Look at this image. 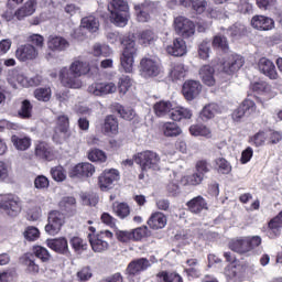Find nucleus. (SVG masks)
<instances>
[{
    "mask_svg": "<svg viewBox=\"0 0 282 282\" xmlns=\"http://www.w3.org/2000/svg\"><path fill=\"white\" fill-rule=\"evenodd\" d=\"M132 234V241H141L144 239V237H149L151 235V231H149V227H138L131 231Z\"/></svg>",
    "mask_w": 282,
    "mask_h": 282,
    "instance_id": "obj_53",
    "label": "nucleus"
},
{
    "mask_svg": "<svg viewBox=\"0 0 282 282\" xmlns=\"http://www.w3.org/2000/svg\"><path fill=\"white\" fill-rule=\"evenodd\" d=\"M35 155L41 160H52V148L45 142H40L35 148Z\"/></svg>",
    "mask_w": 282,
    "mask_h": 282,
    "instance_id": "obj_38",
    "label": "nucleus"
},
{
    "mask_svg": "<svg viewBox=\"0 0 282 282\" xmlns=\"http://www.w3.org/2000/svg\"><path fill=\"white\" fill-rule=\"evenodd\" d=\"M155 41H158V36L151 30L142 31L139 34V43L141 45H144L145 47L148 45H153L155 43Z\"/></svg>",
    "mask_w": 282,
    "mask_h": 282,
    "instance_id": "obj_42",
    "label": "nucleus"
},
{
    "mask_svg": "<svg viewBox=\"0 0 282 282\" xmlns=\"http://www.w3.org/2000/svg\"><path fill=\"white\" fill-rule=\"evenodd\" d=\"M151 268V262L147 258H139L132 260L127 268V272L129 276H135V274H140V272H144V270H149Z\"/></svg>",
    "mask_w": 282,
    "mask_h": 282,
    "instance_id": "obj_19",
    "label": "nucleus"
},
{
    "mask_svg": "<svg viewBox=\"0 0 282 282\" xmlns=\"http://www.w3.org/2000/svg\"><path fill=\"white\" fill-rule=\"evenodd\" d=\"M251 25L254 30H260V32H268L274 30V20L265 15H254L251 19Z\"/></svg>",
    "mask_w": 282,
    "mask_h": 282,
    "instance_id": "obj_20",
    "label": "nucleus"
},
{
    "mask_svg": "<svg viewBox=\"0 0 282 282\" xmlns=\"http://www.w3.org/2000/svg\"><path fill=\"white\" fill-rule=\"evenodd\" d=\"M36 259H40L42 263H47V261L52 259V254H50V251L46 248L36 246L33 248L32 253H25L20 258V263L25 265L29 272L36 274L40 270Z\"/></svg>",
    "mask_w": 282,
    "mask_h": 282,
    "instance_id": "obj_2",
    "label": "nucleus"
},
{
    "mask_svg": "<svg viewBox=\"0 0 282 282\" xmlns=\"http://www.w3.org/2000/svg\"><path fill=\"white\" fill-rule=\"evenodd\" d=\"M199 78L207 87H214L215 85V68L210 65H204L199 69Z\"/></svg>",
    "mask_w": 282,
    "mask_h": 282,
    "instance_id": "obj_27",
    "label": "nucleus"
},
{
    "mask_svg": "<svg viewBox=\"0 0 282 282\" xmlns=\"http://www.w3.org/2000/svg\"><path fill=\"white\" fill-rule=\"evenodd\" d=\"M69 131V117L61 115L57 117L55 133H67Z\"/></svg>",
    "mask_w": 282,
    "mask_h": 282,
    "instance_id": "obj_48",
    "label": "nucleus"
},
{
    "mask_svg": "<svg viewBox=\"0 0 282 282\" xmlns=\"http://www.w3.org/2000/svg\"><path fill=\"white\" fill-rule=\"evenodd\" d=\"M269 228H270L271 232H273V235L276 237V235H279V228H282L281 218L278 216V217L271 219L269 221Z\"/></svg>",
    "mask_w": 282,
    "mask_h": 282,
    "instance_id": "obj_64",
    "label": "nucleus"
},
{
    "mask_svg": "<svg viewBox=\"0 0 282 282\" xmlns=\"http://www.w3.org/2000/svg\"><path fill=\"white\" fill-rule=\"evenodd\" d=\"M46 243L51 250H54V252H57L58 254H69V245L65 237L48 239L46 240Z\"/></svg>",
    "mask_w": 282,
    "mask_h": 282,
    "instance_id": "obj_21",
    "label": "nucleus"
},
{
    "mask_svg": "<svg viewBox=\"0 0 282 282\" xmlns=\"http://www.w3.org/2000/svg\"><path fill=\"white\" fill-rule=\"evenodd\" d=\"M174 28L183 39H191L192 36H195V23L187 18H176L174 20Z\"/></svg>",
    "mask_w": 282,
    "mask_h": 282,
    "instance_id": "obj_9",
    "label": "nucleus"
},
{
    "mask_svg": "<svg viewBox=\"0 0 282 282\" xmlns=\"http://www.w3.org/2000/svg\"><path fill=\"white\" fill-rule=\"evenodd\" d=\"M226 34L232 39H241V36H246L248 34V29L242 23H235L226 30Z\"/></svg>",
    "mask_w": 282,
    "mask_h": 282,
    "instance_id": "obj_33",
    "label": "nucleus"
},
{
    "mask_svg": "<svg viewBox=\"0 0 282 282\" xmlns=\"http://www.w3.org/2000/svg\"><path fill=\"white\" fill-rule=\"evenodd\" d=\"M61 210L64 213H74L76 210V198L66 196L59 202Z\"/></svg>",
    "mask_w": 282,
    "mask_h": 282,
    "instance_id": "obj_47",
    "label": "nucleus"
},
{
    "mask_svg": "<svg viewBox=\"0 0 282 282\" xmlns=\"http://www.w3.org/2000/svg\"><path fill=\"white\" fill-rule=\"evenodd\" d=\"M32 109H33L32 104L30 102V100L25 99L22 101L20 110L18 111V115L23 120H30V118H32Z\"/></svg>",
    "mask_w": 282,
    "mask_h": 282,
    "instance_id": "obj_49",
    "label": "nucleus"
},
{
    "mask_svg": "<svg viewBox=\"0 0 282 282\" xmlns=\"http://www.w3.org/2000/svg\"><path fill=\"white\" fill-rule=\"evenodd\" d=\"M251 89L260 96H265L269 100L276 96V91L272 87V85L268 84L267 82H256L252 84Z\"/></svg>",
    "mask_w": 282,
    "mask_h": 282,
    "instance_id": "obj_23",
    "label": "nucleus"
},
{
    "mask_svg": "<svg viewBox=\"0 0 282 282\" xmlns=\"http://www.w3.org/2000/svg\"><path fill=\"white\" fill-rule=\"evenodd\" d=\"M175 6H183L184 8H193L195 12L198 14H202V12H205L206 6H208V2L205 0H172Z\"/></svg>",
    "mask_w": 282,
    "mask_h": 282,
    "instance_id": "obj_25",
    "label": "nucleus"
},
{
    "mask_svg": "<svg viewBox=\"0 0 282 282\" xmlns=\"http://www.w3.org/2000/svg\"><path fill=\"white\" fill-rule=\"evenodd\" d=\"M82 28L88 30V32H98L100 28V22L94 15H88L82 19Z\"/></svg>",
    "mask_w": 282,
    "mask_h": 282,
    "instance_id": "obj_40",
    "label": "nucleus"
},
{
    "mask_svg": "<svg viewBox=\"0 0 282 282\" xmlns=\"http://www.w3.org/2000/svg\"><path fill=\"white\" fill-rule=\"evenodd\" d=\"M48 50L53 52H65L69 47V42L61 36H51L47 42Z\"/></svg>",
    "mask_w": 282,
    "mask_h": 282,
    "instance_id": "obj_28",
    "label": "nucleus"
},
{
    "mask_svg": "<svg viewBox=\"0 0 282 282\" xmlns=\"http://www.w3.org/2000/svg\"><path fill=\"white\" fill-rule=\"evenodd\" d=\"M104 130L106 133H118V119L113 116H107L104 123Z\"/></svg>",
    "mask_w": 282,
    "mask_h": 282,
    "instance_id": "obj_46",
    "label": "nucleus"
},
{
    "mask_svg": "<svg viewBox=\"0 0 282 282\" xmlns=\"http://www.w3.org/2000/svg\"><path fill=\"white\" fill-rule=\"evenodd\" d=\"M191 135H202L203 138H210L213 132L210 129L204 124H193L189 127Z\"/></svg>",
    "mask_w": 282,
    "mask_h": 282,
    "instance_id": "obj_43",
    "label": "nucleus"
},
{
    "mask_svg": "<svg viewBox=\"0 0 282 282\" xmlns=\"http://www.w3.org/2000/svg\"><path fill=\"white\" fill-rule=\"evenodd\" d=\"M94 173H96V167L91 163H79L69 170L68 176L85 180L86 177L94 176Z\"/></svg>",
    "mask_w": 282,
    "mask_h": 282,
    "instance_id": "obj_11",
    "label": "nucleus"
},
{
    "mask_svg": "<svg viewBox=\"0 0 282 282\" xmlns=\"http://www.w3.org/2000/svg\"><path fill=\"white\" fill-rule=\"evenodd\" d=\"M160 281L164 282H183L182 275L175 271H161L156 274Z\"/></svg>",
    "mask_w": 282,
    "mask_h": 282,
    "instance_id": "obj_41",
    "label": "nucleus"
},
{
    "mask_svg": "<svg viewBox=\"0 0 282 282\" xmlns=\"http://www.w3.org/2000/svg\"><path fill=\"white\" fill-rule=\"evenodd\" d=\"M115 109H116L117 113H119V116L121 118H123V120H133V117L135 116V111H133V109L124 108L120 104H117L115 106Z\"/></svg>",
    "mask_w": 282,
    "mask_h": 282,
    "instance_id": "obj_52",
    "label": "nucleus"
},
{
    "mask_svg": "<svg viewBox=\"0 0 282 282\" xmlns=\"http://www.w3.org/2000/svg\"><path fill=\"white\" fill-rule=\"evenodd\" d=\"M120 180V174L117 170H106L99 177H98V186L100 191H110L113 188V182H118Z\"/></svg>",
    "mask_w": 282,
    "mask_h": 282,
    "instance_id": "obj_12",
    "label": "nucleus"
},
{
    "mask_svg": "<svg viewBox=\"0 0 282 282\" xmlns=\"http://www.w3.org/2000/svg\"><path fill=\"white\" fill-rule=\"evenodd\" d=\"M7 80L9 85L14 87V89H17V85H22L23 87L25 86V83H28V79L25 78V76L19 74V70L17 69H12L9 72Z\"/></svg>",
    "mask_w": 282,
    "mask_h": 282,
    "instance_id": "obj_35",
    "label": "nucleus"
},
{
    "mask_svg": "<svg viewBox=\"0 0 282 282\" xmlns=\"http://www.w3.org/2000/svg\"><path fill=\"white\" fill-rule=\"evenodd\" d=\"M89 241L94 252H105V250H108L109 248V242L102 239L101 236L89 235Z\"/></svg>",
    "mask_w": 282,
    "mask_h": 282,
    "instance_id": "obj_32",
    "label": "nucleus"
},
{
    "mask_svg": "<svg viewBox=\"0 0 282 282\" xmlns=\"http://www.w3.org/2000/svg\"><path fill=\"white\" fill-rule=\"evenodd\" d=\"M202 91V84L197 80H187L183 84L182 94L187 100H195Z\"/></svg>",
    "mask_w": 282,
    "mask_h": 282,
    "instance_id": "obj_18",
    "label": "nucleus"
},
{
    "mask_svg": "<svg viewBox=\"0 0 282 282\" xmlns=\"http://www.w3.org/2000/svg\"><path fill=\"white\" fill-rule=\"evenodd\" d=\"M246 59L241 55H231L228 57L226 62L223 64V70L225 74H235V72H239L240 68L243 67Z\"/></svg>",
    "mask_w": 282,
    "mask_h": 282,
    "instance_id": "obj_17",
    "label": "nucleus"
},
{
    "mask_svg": "<svg viewBox=\"0 0 282 282\" xmlns=\"http://www.w3.org/2000/svg\"><path fill=\"white\" fill-rule=\"evenodd\" d=\"M216 169L221 175H229L232 171V165L225 158H218L215 160Z\"/></svg>",
    "mask_w": 282,
    "mask_h": 282,
    "instance_id": "obj_45",
    "label": "nucleus"
},
{
    "mask_svg": "<svg viewBox=\"0 0 282 282\" xmlns=\"http://www.w3.org/2000/svg\"><path fill=\"white\" fill-rule=\"evenodd\" d=\"M37 3L39 2L36 0H28L23 7L14 12V17L18 19V21H23V19L32 17V14L36 12Z\"/></svg>",
    "mask_w": 282,
    "mask_h": 282,
    "instance_id": "obj_22",
    "label": "nucleus"
},
{
    "mask_svg": "<svg viewBox=\"0 0 282 282\" xmlns=\"http://www.w3.org/2000/svg\"><path fill=\"white\" fill-rule=\"evenodd\" d=\"M15 58L21 63H26V61H35L39 58V50L32 44H24L17 48Z\"/></svg>",
    "mask_w": 282,
    "mask_h": 282,
    "instance_id": "obj_14",
    "label": "nucleus"
},
{
    "mask_svg": "<svg viewBox=\"0 0 282 282\" xmlns=\"http://www.w3.org/2000/svg\"><path fill=\"white\" fill-rule=\"evenodd\" d=\"M70 246L77 254H83V252L87 250V241L83 240L80 237H73L70 239Z\"/></svg>",
    "mask_w": 282,
    "mask_h": 282,
    "instance_id": "obj_51",
    "label": "nucleus"
},
{
    "mask_svg": "<svg viewBox=\"0 0 282 282\" xmlns=\"http://www.w3.org/2000/svg\"><path fill=\"white\" fill-rule=\"evenodd\" d=\"M112 210L119 219H127L131 215V207L127 203L113 204Z\"/></svg>",
    "mask_w": 282,
    "mask_h": 282,
    "instance_id": "obj_39",
    "label": "nucleus"
},
{
    "mask_svg": "<svg viewBox=\"0 0 282 282\" xmlns=\"http://www.w3.org/2000/svg\"><path fill=\"white\" fill-rule=\"evenodd\" d=\"M148 226L152 228V230L164 228L166 226V216L160 212L152 214L148 220Z\"/></svg>",
    "mask_w": 282,
    "mask_h": 282,
    "instance_id": "obj_29",
    "label": "nucleus"
},
{
    "mask_svg": "<svg viewBox=\"0 0 282 282\" xmlns=\"http://www.w3.org/2000/svg\"><path fill=\"white\" fill-rule=\"evenodd\" d=\"M217 113H219V105L208 104L202 109L199 118L203 122H206L208 120H213Z\"/></svg>",
    "mask_w": 282,
    "mask_h": 282,
    "instance_id": "obj_30",
    "label": "nucleus"
},
{
    "mask_svg": "<svg viewBox=\"0 0 282 282\" xmlns=\"http://www.w3.org/2000/svg\"><path fill=\"white\" fill-rule=\"evenodd\" d=\"M110 21L118 28H124L131 19L129 4L124 0H111L108 4Z\"/></svg>",
    "mask_w": 282,
    "mask_h": 282,
    "instance_id": "obj_3",
    "label": "nucleus"
},
{
    "mask_svg": "<svg viewBox=\"0 0 282 282\" xmlns=\"http://www.w3.org/2000/svg\"><path fill=\"white\" fill-rule=\"evenodd\" d=\"M94 56H109L111 54V48L107 45H100V44H95L94 45V51H93Z\"/></svg>",
    "mask_w": 282,
    "mask_h": 282,
    "instance_id": "obj_62",
    "label": "nucleus"
},
{
    "mask_svg": "<svg viewBox=\"0 0 282 282\" xmlns=\"http://www.w3.org/2000/svg\"><path fill=\"white\" fill-rule=\"evenodd\" d=\"M51 175L55 182H65L67 175L65 174V169L63 166H55L51 169Z\"/></svg>",
    "mask_w": 282,
    "mask_h": 282,
    "instance_id": "obj_55",
    "label": "nucleus"
},
{
    "mask_svg": "<svg viewBox=\"0 0 282 282\" xmlns=\"http://www.w3.org/2000/svg\"><path fill=\"white\" fill-rule=\"evenodd\" d=\"M122 45L123 52L120 57L121 67L126 74H131L133 72V58L138 54V47L135 46V41L130 37L123 39Z\"/></svg>",
    "mask_w": 282,
    "mask_h": 282,
    "instance_id": "obj_4",
    "label": "nucleus"
},
{
    "mask_svg": "<svg viewBox=\"0 0 282 282\" xmlns=\"http://www.w3.org/2000/svg\"><path fill=\"white\" fill-rule=\"evenodd\" d=\"M88 160H90V162H106L107 154H105L102 150L94 149L88 152Z\"/></svg>",
    "mask_w": 282,
    "mask_h": 282,
    "instance_id": "obj_54",
    "label": "nucleus"
},
{
    "mask_svg": "<svg viewBox=\"0 0 282 282\" xmlns=\"http://www.w3.org/2000/svg\"><path fill=\"white\" fill-rule=\"evenodd\" d=\"M85 74H98V67H89V64L83 61H74L69 68L64 67L59 70V79L64 87H69L70 89H80L83 87V82H80V76Z\"/></svg>",
    "mask_w": 282,
    "mask_h": 282,
    "instance_id": "obj_1",
    "label": "nucleus"
},
{
    "mask_svg": "<svg viewBox=\"0 0 282 282\" xmlns=\"http://www.w3.org/2000/svg\"><path fill=\"white\" fill-rule=\"evenodd\" d=\"M170 76L174 80H180L186 76V68L182 63H173L171 65Z\"/></svg>",
    "mask_w": 282,
    "mask_h": 282,
    "instance_id": "obj_44",
    "label": "nucleus"
},
{
    "mask_svg": "<svg viewBox=\"0 0 282 282\" xmlns=\"http://www.w3.org/2000/svg\"><path fill=\"white\" fill-rule=\"evenodd\" d=\"M11 142L18 151H28V148L32 144V140L30 138L19 137L17 134L11 137Z\"/></svg>",
    "mask_w": 282,
    "mask_h": 282,
    "instance_id": "obj_36",
    "label": "nucleus"
},
{
    "mask_svg": "<svg viewBox=\"0 0 282 282\" xmlns=\"http://www.w3.org/2000/svg\"><path fill=\"white\" fill-rule=\"evenodd\" d=\"M155 6L151 2H145L134 6V11L137 15V21L140 23H149L151 21V14H153Z\"/></svg>",
    "mask_w": 282,
    "mask_h": 282,
    "instance_id": "obj_15",
    "label": "nucleus"
},
{
    "mask_svg": "<svg viewBox=\"0 0 282 282\" xmlns=\"http://www.w3.org/2000/svg\"><path fill=\"white\" fill-rule=\"evenodd\" d=\"M118 87L113 83H94L88 86V94L91 96H107L109 94H116Z\"/></svg>",
    "mask_w": 282,
    "mask_h": 282,
    "instance_id": "obj_13",
    "label": "nucleus"
},
{
    "mask_svg": "<svg viewBox=\"0 0 282 282\" xmlns=\"http://www.w3.org/2000/svg\"><path fill=\"white\" fill-rule=\"evenodd\" d=\"M173 111V104L171 101L161 100L154 105V113L162 118L166 116V113H171Z\"/></svg>",
    "mask_w": 282,
    "mask_h": 282,
    "instance_id": "obj_37",
    "label": "nucleus"
},
{
    "mask_svg": "<svg viewBox=\"0 0 282 282\" xmlns=\"http://www.w3.org/2000/svg\"><path fill=\"white\" fill-rule=\"evenodd\" d=\"M213 46L219 47L220 50H223V52H226V50H228V40L226 39V36L218 34L214 36Z\"/></svg>",
    "mask_w": 282,
    "mask_h": 282,
    "instance_id": "obj_60",
    "label": "nucleus"
},
{
    "mask_svg": "<svg viewBox=\"0 0 282 282\" xmlns=\"http://www.w3.org/2000/svg\"><path fill=\"white\" fill-rule=\"evenodd\" d=\"M259 246H261V237L259 236L239 238L229 243L230 250L238 254H248V252H252Z\"/></svg>",
    "mask_w": 282,
    "mask_h": 282,
    "instance_id": "obj_6",
    "label": "nucleus"
},
{
    "mask_svg": "<svg viewBox=\"0 0 282 282\" xmlns=\"http://www.w3.org/2000/svg\"><path fill=\"white\" fill-rule=\"evenodd\" d=\"M34 97L36 100H40L42 102H50V99L52 98V88H36L34 90Z\"/></svg>",
    "mask_w": 282,
    "mask_h": 282,
    "instance_id": "obj_50",
    "label": "nucleus"
},
{
    "mask_svg": "<svg viewBox=\"0 0 282 282\" xmlns=\"http://www.w3.org/2000/svg\"><path fill=\"white\" fill-rule=\"evenodd\" d=\"M160 154L151 150L139 152L133 156V161L142 171H160Z\"/></svg>",
    "mask_w": 282,
    "mask_h": 282,
    "instance_id": "obj_5",
    "label": "nucleus"
},
{
    "mask_svg": "<svg viewBox=\"0 0 282 282\" xmlns=\"http://www.w3.org/2000/svg\"><path fill=\"white\" fill-rule=\"evenodd\" d=\"M140 72L143 78H155L160 76V64L153 58L143 57L140 62Z\"/></svg>",
    "mask_w": 282,
    "mask_h": 282,
    "instance_id": "obj_10",
    "label": "nucleus"
},
{
    "mask_svg": "<svg viewBox=\"0 0 282 282\" xmlns=\"http://www.w3.org/2000/svg\"><path fill=\"white\" fill-rule=\"evenodd\" d=\"M0 208L9 217H17L21 213V198L9 194L1 199Z\"/></svg>",
    "mask_w": 282,
    "mask_h": 282,
    "instance_id": "obj_7",
    "label": "nucleus"
},
{
    "mask_svg": "<svg viewBox=\"0 0 282 282\" xmlns=\"http://www.w3.org/2000/svg\"><path fill=\"white\" fill-rule=\"evenodd\" d=\"M198 56L203 58V61H206L210 56V43L203 41L198 45Z\"/></svg>",
    "mask_w": 282,
    "mask_h": 282,
    "instance_id": "obj_59",
    "label": "nucleus"
},
{
    "mask_svg": "<svg viewBox=\"0 0 282 282\" xmlns=\"http://www.w3.org/2000/svg\"><path fill=\"white\" fill-rule=\"evenodd\" d=\"M258 69L261 74L270 78V80H276L279 78V73L276 72V66L274 63L265 57L259 59Z\"/></svg>",
    "mask_w": 282,
    "mask_h": 282,
    "instance_id": "obj_16",
    "label": "nucleus"
},
{
    "mask_svg": "<svg viewBox=\"0 0 282 282\" xmlns=\"http://www.w3.org/2000/svg\"><path fill=\"white\" fill-rule=\"evenodd\" d=\"M47 225L45 226V232L47 235H58L63 225L65 224V216L58 210H53L48 214Z\"/></svg>",
    "mask_w": 282,
    "mask_h": 282,
    "instance_id": "obj_8",
    "label": "nucleus"
},
{
    "mask_svg": "<svg viewBox=\"0 0 282 282\" xmlns=\"http://www.w3.org/2000/svg\"><path fill=\"white\" fill-rule=\"evenodd\" d=\"M189 213L194 215H199L202 210H208V203L202 196H196L186 203Z\"/></svg>",
    "mask_w": 282,
    "mask_h": 282,
    "instance_id": "obj_24",
    "label": "nucleus"
},
{
    "mask_svg": "<svg viewBox=\"0 0 282 282\" xmlns=\"http://www.w3.org/2000/svg\"><path fill=\"white\" fill-rule=\"evenodd\" d=\"M170 118L174 120V122H180V120H191V118H193V111L188 108L178 107L172 109Z\"/></svg>",
    "mask_w": 282,
    "mask_h": 282,
    "instance_id": "obj_31",
    "label": "nucleus"
},
{
    "mask_svg": "<svg viewBox=\"0 0 282 282\" xmlns=\"http://www.w3.org/2000/svg\"><path fill=\"white\" fill-rule=\"evenodd\" d=\"M131 85H133V82L131 80V77H129L127 75H122L119 78V91H120V94H126L127 91H129Z\"/></svg>",
    "mask_w": 282,
    "mask_h": 282,
    "instance_id": "obj_58",
    "label": "nucleus"
},
{
    "mask_svg": "<svg viewBox=\"0 0 282 282\" xmlns=\"http://www.w3.org/2000/svg\"><path fill=\"white\" fill-rule=\"evenodd\" d=\"M265 140H268V133L264 131H259L250 138V142L254 147H263V144H265Z\"/></svg>",
    "mask_w": 282,
    "mask_h": 282,
    "instance_id": "obj_56",
    "label": "nucleus"
},
{
    "mask_svg": "<svg viewBox=\"0 0 282 282\" xmlns=\"http://www.w3.org/2000/svg\"><path fill=\"white\" fill-rule=\"evenodd\" d=\"M196 171L197 173H199L200 175H205L206 173H210V162H208L207 160H199L196 162Z\"/></svg>",
    "mask_w": 282,
    "mask_h": 282,
    "instance_id": "obj_61",
    "label": "nucleus"
},
{
    "mask_svg": "<svg viewBox=\"0 0 282 282\" xmlns=\"http://www.w3.org/2000/svg\"><path fill=\"white\" fill-rule=\"evenodd\" d=\"M162 131L166 138H177V135H182V128L175 122H165L162 126Z\"/></svg>",
    "mask_w": 282,
    "mask_h": 282,
    "instance_id": "obj_34",
    "label": "nucleus"
},
{
    "mask_svg": "<svg viewBox=\"0 0 282 282\" xmlns=\"http://www.w3.org/2000/svg\"><path fill=\"white\" fill-rule=\"evenodd\" d=\"M34 186L40 191H45V188H50V180L44 175H39L34 180Z\"/></svg>",
    "mask_w": 282,
    "mask_h": 282,
    "instance_id": "obj_63",
    "label": "nucleus"
},
{
    "mask_svg": "<svg viewBox=\"0 0 282 282\" xmlns=\"http://www.w3.org/2000/svg\"><path fill=\"white\" fill-rule=\"evenodd\" d=\"M23 235L26 241H36L41 237V231H39V228L30 226L26 227Z\"/></svg>",
    "mask_w": 282,
    "mask_h": 282,
    "instance_id": "obj_57",
    "label": "nucleus"
},
{
    "mask_svg": "<svg viewBox=\"0 0 282 282\" xmlns=\"http://www.w3.org/2000/svg\"><path fill=\"white\" fill-rule=\"evenodd\" d=\"M166 52L171 56H184L186 54V42L182 37H176L173 44L166 47Z\"/></svg>",
    "mask_w": 282,
    "mask_h": 282,
    "instance_id": "obj_26",
    "label": "nucleus"
}]
</instances>
